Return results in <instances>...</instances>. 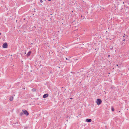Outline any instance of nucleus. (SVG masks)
Returning <instances> with one entry per match:
<instances>
[{"label": "nucleus", "instance_id": "f257e3e1", "mask_svg": "<svg viewBox=\"0 0 129 129\" xmlns=\"http://www.w3.org/2000/svg\"><path fill=\"white\" fill-rule=\"evenodd\" d=\"M102 101L100 99H97L96 100V103L98 105H100L102 103Z\"/></svg>", "mask_w": 129, "mask_h": 129}, {"label": "nucleus", "instance_id": "f03ea898", "mask_svg": "<svg viewBox=\"0 0 129 129\" xmlns=\"http://www.w3.org/2000/svg\"><path fill=\"white\" fill-rule=\"evenodd\" d=\"M23 113L26 115L28 116L29 115V113L28 111L25 110H22Z\"/></svg>", "mask_w": 129, "mask_h": 129}, {"label": "nucleus", "instance_id": "7ed1b4c3", "mask_svg": "<svg viewBox=\"0 0 129 129\" xmlns=\"http://www.w3.org/2000/svg\"><path fill=\"white\" fill-rule=\"evenodd\" d=\"M8 44L7 43H4L3 45V47L4 48H6L8 47Z\"/></svg>", "mask_w": 129, "mask_h": 129}, {"label": "nucleus", "instance_id": "20e7f679", "mask_svg": "<svg viewBox=\"0 0 129 129\" xmlns=\"http://www.w3.org/2000/svg\"><path fill=\"white\" fill-rule=\"evenodd\" d=\"M125 39H123L121 42V45L122 46L123 45H124L126 44V42H125Z\"/></svg>", "mask_w": 129, "mask_h": 129}, {"label": "nucleus", "instance_id": "39448f33", "mask_svg": "<svg viewBox=\"0 0 129 129\" xmlns=\"http://www.w3.org/2000/svg\"><path fill=\"white\" fill-rule=\"evenodd\" d=\"M48 96V94H45L43 95V97L44 98H45L47 97Z\"/></svg>", "mask_w": 129, "mask_h": 129}, {"label": "nucleus", "instance_id": "423d86ee", "mask_svg": "<svg viewBox=\"0 0 129 129\" xmlns=\"http://www.w3.org/2000/svg\"><path fill=\"white\" fill-rule=\"evenodd\" d=\"M86 122H90L91 121V119H86Z\"/></svg>", "mask_w": 129, "mask_h": 129}, {"label": "nucleus", "instance_id": "0eeeda50", "mask_svg": "<svg viewBox=\"0 0 129 129\" xmlns=\"http://www.w3.org/2000/svg\"><path fill=\"white\" fill-rule=\"evenodd\" d=\"M31 53V51H29L27 54L26 55L28 57V56H30V55Z\"/></svg>", "mask_w": 129, "mask_h": 129}, {"label": "nucleus", "instance_id": "6e6552de", "mask_svg": "<svg viewBox=\"0 0 129 129\" xmlns=\"http://www.w3.org/2000/svg\"><path fill=\"white\" fill-rule=\"evenodd\" d=\"M123 38H124V39H125V40L127 39V38L128 37V36L126 35H125V34L123 36Z\"/></svg>", "mask_w": 129, "mask_h": 129}, {"label": "nucleus", "instance_id": "1a4fd4ad", "mask_svg": "<svg viewBox=\"0 0 129 129\" xmlns=\"http://www.w3.org/2000/svg\"><path fill=\"white\" fill-rule=\"evenodd\" d=\"M13 96H11L10 97V100L11 101H12L13 100Z\"/></svg>", "mask_w": 129, "mask_h": 129}, {"label": "nucleus", "instance_id": "9d476101", "mask_svg": "<svg viewBox=\"0 0 129 129\" xmlns=\"http://www.w3.org/2000/svg\"><path fill=\"white\" fill-rule=\"evenodd\" d=\"M111 110L112 111H114V109L113 107H111Z\"/></svg>", "mask_w": 129, "mask_h": 129}, {"label": "nucleus", "instance_id": "9b49d317", "mask_svg": "<svg viewBox=\"0 0 129 129\" xmlns=\"http://www.w3.org/2000/svg\"><path fill=\"white\" fill-rule=\"evenodd\" d=\"M32 90L33 91H36V89L35 88H33L32 89Z\"/></svg>", "mask_w": 129, "mask_h": 129}, {"label": "nucleus", "instance_id": "f8f14e48", "mask_svg": "<svg viewBox=\"0 0 129 129\" xmlns=\"http://www.w3.org/2000/svg\"><path fill=\"white\" fill-rule=\"evenodd\" d=\"M23 112H21L20 114V115L21 116H22L23 115Z\"/></svg>", "mask_w": 129, "mask_h": 129}, {"label": "nucleus", "instance_id": "ddd939ff", "mask_svg": "<svg viewBox=\"0 0 129 129\" xmlns=\"http://www.w3.org/2000/svg\"><path fill=\"white\" fill-rule=\"evenodd\" d=\"M40 2L41 3H42L43 2V1L42 0H40Z\"/></svg>", "mask_w": 129, "mask_h": 129}, {"label": "nucleus", "instance_id": "4468645a", "mask_svg": "<svg viewBox=\"0 0 129 129\" xmlns=\"http://www.w3.org/2000/svg\"><path fill=\"white\" fill-rule=\"evenodd\" d=\"M25 18H24L23 19V20H25Z\"/></svg>", "mask_w": 129, "mask_h": 129}, {"label": "nucleus", "instance_id": "2eb2a0df", "mask_svg": "<svg viewBox=\"0 0 129 129\" xmlns=\"http://www.w3.org/2000/svg\"><path fill=\"white\" fill-rule=\"evenodd\" d=\"M73 99V98H70V99Z\"/></svg>", "mask_w": 129, "mask_h": 129}, {"label": "nucleus", "instance_id": "dca6fc26", "mask_svg": "<svg viewBox=\"0 0 129 129\" xmlns=\"http://www.w3.org/2000/svg\"><path fill=\"white\" fill-rule=\"evenodd\" d=\"M47 0L48 1H51L52 0Z\"/></svg>", "mask_w": 129, "mask_h": 129}, {"label": "nucleus", "instance_id": "f3484780", "mask_svg": "<svg viewBox=\"0 0 129 129\" xmlns=\"http://www.w3.org/2000/svg\"><path fill=\"white\" fill-rule=\"evenodd\" d=\"M116 66H118V64H116Z\"/></svg>", "mask_w": 129, "mask_h": 129}, {"label": "nucleus", "instance_id": "a211bd4d", "mask_svg": "<svg viewBox=\"0 0 129 129\" xmlns=\"http://www.w3.org/2000/svg\"><path fill=\"white\" fill-rule=\"evenodd\" d=\"M66 60H67L68 59V58H66Z\"/></svg>", "mask_w": 129, "mask_h": 129}, {"label": "nucleus", "instance_id": "6ab92c4d", "mask_svg": "<svg viewBox=\"0 0 129 129\" xmlns=\"http://www.w3.org/2000/svg\"><path fill=\"white\" fill-rule=\"evenodd\" d=\"M81 17H82V15L81 16Z\"/></svg>", "mask_w": 129, "mask_h": 129}, {"label": "nucleus", "instance_id": "aec40b11", "mask_svg": "<svg viewBox=\"0 0 129 129\" xmlns=\"http://www.w3.org/2000/svg\"><path fill=\"white\" fill-rule=\"evenodd\" d=\"M108 56V57H110V55H109Z\"/></svg>", "mask_w": 129, "mask_h": 129}, {"label": "nucleus", "instance_id": "412c9836", "mask_svg": "<svg viewBox=\"0 0 129 129\" xmlns=\"http://www.w3.org/2000/svg\"><path fill=\"white\" fill-rule=\"evenodd\" d=\"M16 123H18V122H17Z\"/></svg>", "mask_w": 129, "mask_h": 129}, {"label": "nucleus", "instance_id": "4be33fe9", "mask_svg": "<svg viewBox=\"0 0 129 129\" xmlns=\"http://www.w3.org/2000/svg\"><path fill=\"white\" fill-rule=\"evenodd\" d=\"M128 69H129V68H128Z\"/></svg>", "mask_w": 129, "mask_h": 129}]
</instances>
